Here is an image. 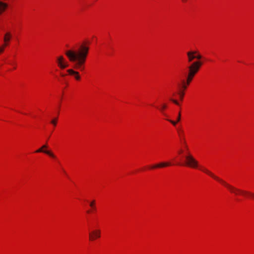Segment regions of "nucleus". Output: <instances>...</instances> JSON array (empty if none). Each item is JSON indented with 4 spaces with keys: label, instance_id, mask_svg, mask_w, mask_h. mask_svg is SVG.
<instances>
[{
    "label": "nucleus",
    "instance_id": "1",
    "mask_svg": "<svg viewBox=\"0 0 254 254\" xmlns=\"http://www.w3.org/2000/svg\"><path fill=\"white\" fill-rule=\"evenodd\" d=\"M89 47L84 43L81 44L77 51L67 50L65 52L69 61L74 63L73 67L76 69L83 71L84 64L88 54Z\"/></svg>",
    "mask_w": 254,
    "mask_h": 254
},
{
    "label": "nucleus",
    "instance_id": "2",
    "mask_svg": "<svg viewBox=\"0 0 254 254\" xmlns=\"http://www.w3.org/2000/svg\"><path fill=\"white\" fill-rule=\"evenodd\" d=\"M199 169L201 170L204 173L207 174L210 177H211L212 178L214 179L215 180H217V181L219 182L220 183H221L222 185H223L224 186H225L231 192L234 193L236 195L239 194V193L243 194H246V193H247V191H245L240 189H239L238 188H236L226 182H225L223 180L220 179L218 177L216 176L215 175H214L212 172L209 171L207 169L202 167H200Z\"/></svg>",
    "mask_w": 254,
    "mask_h": 254
},
{
    "label": "nucleus",
    "instance_id": "3",
    "mask_svg": "<svg viewBox=\"0 0 254 254\" xmlns=\"http://www.w3.org/2000/svg\"><path fill=\"white\" fill-rule=\"evenodd\" d=\"M202 65V63L200 61H196L192 63L189 67V73L187 75L186 82L187 85H189L192 81L195 74L198 72L200 67Z\"/></svg>",
    "mask_w": 254,
    "mask_h": 254
},
{
    "label": "nucleus",
    "instance_id": "4",
    "mask_svg": "<svg viewBox=\"0 0 254 254\" xmlns=\"http://www.w3.org/2000/svg\"><path fill=\"white\" fill-rule=\"evenodd\" d=\"M186 165L192 168H196L198 167V162L189 153L186 156Z\"/></svg>",
    "mask_w": 254,
    "mask_h": 254
},
{
    "label": "nucleus",
    "instance_id": "5",
    "mask_svg": "<svg viewBox=\"0 0 254 254\" xmlns=\"http://www.w3.org/2000/svg\"><path fill=\"white\" fill-rule=\"evenodd\" d=\"M57 62L58 66L61 69H64L68 66V63L63 56H61L57 58Z\"/></svg>",
    "mask_w": 254,
    "mask_h": 254
},
{
    "label": "nucleus",
    "instance_id": "6",
    "mask_svg": "<svg viewBox=\"0 0 254 254\" xmlns=\"http://www.w3.org/2000/svg\"><path fill=\"white\" fill-rule=\"evenodd\" d=\"M100 231L99 230H94L92 232L89 233V239L91 241L94 240L96 238L100 237Z\"/></svg>",
    "mask_w": 254,
    "mask_h": 254
},
{
    "label": "nucleus",
    "instance_id": "7",
    "mask_svg": "<svg viewBox=\"0 0 254 254\" xmlns=\"http://www.w3.org/2000/svg\"><path fill=\"white\" fill-rule=\"evenodd\" d=\"M12 38V34L10 32H6L4 35L3 37V41L4 44L3 46H7L8 45L9 42L10 41Z\"/></svg>",
    "mask_w": 254,
    "mask_h": 254
},
{
    "label": "nucleus",
    "instance_id": "8",
    "mask_svg": "<svg viewBox=\"0 0 254 254\" xmlns=\"http://www.w3.org/2000/svg\"><path fill=\"white\" fill-rule=\"evenodd\" d=\"M197 53V51H189L187 52V56L188 58V62H191L195 59V55Z\"/></svg>",
    "mask_w": 254,
    "mask_h": 254
},
{
    "label": "nucleus",
    "instance_id": "9",
    "mask_svg": "<svg viewBox=\"0 0 254 254\" xmlns=\"http://www.w3.org/2000/svg\"><path fill=\"white\" fill-rule=\"evenodd\" d=\"M171 164L169 162H161L158 164H157L156 165H154L152 166L151 168V169H155V168H163L167 167L169 166H170Z\"/></svg>",
    "mask_w": 254,
    "mask_h": 254
},
{
    "label": "nucleus",
    "instance_id": "10",
    "mask_svg": "<svg viewBox=\"0 0 254 254\" xmlns=\"http://www.w3.org/2000/svg\"><path fill=\"white\" fill-rule=\"evenodd\" d=\"M67 71L69 74L74 75L76 80H80V76L78 72L72 69H69L67 70Z\"/></svg>",
    "mask_w": 254,
    "mask_h": 254
},
{
    "label": "nucleus",
    "instance_id": "11",
    "mask_svg": "<svg viewBox=\"0 0 254 254\" xmlns=\"http://www.w3.org/2000/svg\"><path fill=\"white\" fill-rule=\"evenodd\" d=\"M36 152H37V153L44 152V153L49 155V156H50L51 157H52L53 158H56V156L52 152H51V151H48V150H44L42 148V147H41V148H39V149H38L37 150H36Z\"/></svg>",
    "mask_w": 254,
    "mask_h": 254
},
{
    "label": "nucleus",
    "instance_id": "12",
    "mask_svg": "<svg viewBox=\"0 0 254 254\" xmlns=\"http://www.w3.org/2000/svg\"><path fill=\"white\" fill-rule=\"evenodd\" d=\"M7 7V4L6 3L0 1V14L5 11Z\"/></svg>",
    "mask_w": 254,
    "mask_h": 254
},
{
    "label": "nucleus",
    "instance_id": "13",
    "mask_svg": "<svg viewBox=\"0 0 254 254\" xmlns=\"http://www.w3.org/2000/svg\"><path fill=\"white\" fill-rule=\"evenodd\" d=\"M180 120H181V113H180V112H179L178 116L177 122H174V121H173L172 120H168V121H169L171 123H172L174 126H175L176 125L177 123L179 122L180 121Z\"/></svg>",
    "mask_w": 254,
    "mask_h": 254
},
{
    "label": "nucleus",
    "instance_id": "14",
    "mask_svg": "<svg viewBox=\"0 0 254 254\" xmlns=\"http://www.w3.org/2000/svg\"><path fill=\"white\" fill-rule=\"evenodd\" d=\"M188 85L187 84V83L186 82V81L185 80H183L182 81V88L183 89L182 90L185 91L187 88Z\"/></svg>",
    "mask_w": 254,
    "mask_h": 254
},
{
    "label": "nucleus",
    "instance_id": "15",
    "mask_svg": "<svg viewBox=\"0 0 254 254\" xmlns=\"http://www.w3.org/2000/svg\"><path fill=\"white\" fill-rule=\"evenodd\" d=\"M179 96H180V98L181 100H182L183 99V97H184V94H185V92L184 90H180L179 93Z\"/></svg>",
    "mask_w": 254,
    "mask_h": 254
},
{
    "label": "nucleus",
    "instance_id": "16",
    "mask_svg": "<svg viewBox=\"0 0 254 254\" xmlns=\"http://www.w3.org/2000/svg\"><path fill=\"white\" fill-rule=\"evenodd\" d=\"M167 108V105L165 104H163L162 106H161V108L160 109V111L163 112V111L166 109Z\"/></svg>",
    "mask_w": 254,
    "mask_h": 254
},
{
    "label": "nucleus",
    "instance_id": "17",
    "mask_svg": "<svg viewBox=\"0 0 254 254\" xmlns=\"http://www.w3.org/2000/svg\"><path fill=\"white\" fill-rule=\"evenodd\" d=\"M201 56L199 54H196L195 55V59H197L198 60H199L201 59Z\"/></svg>",
    "mask_w": 254,
    "mask_h": 254
},
{
    "label": "nucleus",
    "instance_id": "18",
    "mask_svg": "<svg viewBox=\"0 0 254 254\" xmlns=\"http://www.w3.org/2000/svg\"><path fill=\"white\" fill-rule=\"evenodd\" d=\"M94 204H95V200H93L92 201H91L90 203V206L93 208L94 209H95V207H94Z\"/></svg>",
    "mask_w": 254,
    "mask_h": 254
},
{
    "label": "nucleus",
    "instance_id": "19",
    "mask_svg": "<svg viewBox=\"0 0 254 254\" xmlns=\"http://www.w3.org/2000/svg\"><path fill=\"white\" fill-rule=\"evenodd\" d=\"M57 118H56L54 120H53L52 121H51V123L52 124L54 125V126H56V124H57Z\"/></svg>",
    "mask_w": 254,
    "mask_h": 254
},
{
    "label": "nucleus",
    "instance_id": "20",
    "mask_svg": "<svg viewBox=\"0 0 254 254\" xmlns=\"http://www.w3.org/2000/svg\"><path fill=\"white\" fill-rule=\"evenodd\" d=\"M170 100L172 101L173 103H174L175 104L178 105H179V102L176 100L170 98Z\"/></svg>",
    "mask_w": 254,
    "mask_h": 254
},
{
    "label": "nucleus",
    "instance_id": "21",
    "mask_svg": "<svg viewBox=\"0 0 254 254\" xmlns=\"http://www.w3.org/2000/svg\"><path fill=\"white\" fill-rule=\"evenodd\" d=\"M5 46L2 45L1 47H0V54L3 52L4 48Z\"/></svg>",
    "mask_w": 254,
    "mask_h": 254
},
{
    "label": "nucleus",
    "instance_id": "22",
    "mask_svg": "<svg viewBox=\"0 0 254 254\" xmlns=\"http://www.w3.org/2000/svg\"><path fill=\"white\" fill-rule=\"evenodd\" d=\"M246 194L251 195L252 196H253L254 198V193L247 191V193H246Z\"/></svg>",
    "mask_w": 254,
    "mask_h": 254
},
{
    "label": "nucleus",
    "instance_id": "23",
    "mask_svg": "<svg viewBox=\"0 0 254 254\" xmlns=\"http://www.w3.org/2000/svg\"><path fill=\"white\" fill-rule=\"evenodd\" d=\"M42 147L43 149L47 148L48 147V146L46 144H45V145H44L43 146H42Z\"/></svg>",
    "mask_w": 254,
    "mask_h": 254
},
{
    "label": "nucleus",
    "instance_id": "24",
    "mask_svg": "<svg viewBox=\"0 0 254 254\" xmlns=\"http://www.w3.org/2000/svg\"><path fill=\"white\" fill-rule=\"evenodd\" d=\"M184 146H186V148H187V149L188 150V147H187V145H184Z\"/></svg>",
    "mask_w": 254,
    "mask_h": 254
},
{
    "label": "nucleus",
    "instance_id": "25",
    "mask_svg": "<svg viewBox=\"0 0 254 254\" xmlns=\"http://www.w3.org/2000/svg\"><path fill=\"white\" fill-rule=\"evenodd\" d=\"M184 146H186V148H187V149L188 150V147H187V145H184Z\"/></svg>",
    "mask_w": 254,
    "mask_h": 254
},
{
    "label": "nucleus",
    "instance_id": "26",
    "mask_svg": "<svg viewBox=\"0 0 254 254\" xmlns=\"http://www.w3.org/2000/svg\"><path fill=\"white\" fill-rule=\"evenodd\" d=\"M182 0L183 1H184V2H185V1H186L187 0Z\"/></svg>",
    "mask_w": 254,
    "mask_h": 254
},
{
    "label": "nucleus",
    "instance_id": "27",
    "mask_svg": "<svg viewBox=\"0 0 254 254\" xmlns=\"http://www.w3.org/2000/svg\"><path fill=\"white\" fill-rule=\"evenodd\" d=\"M61 75H62V76H65V75H64V74H61Z\"/></svg>",
    "mask_w": 254,
    "mask_h": 254
},
{
    "label": "nucleus",
    "instance_id": "28",
    "mask_svg": "<svg viewBox=\"0 0 254 254\" xmlns=\"http://www.w3.org/2000/svg\"><path fill=\"white\" fill-rule=\"evenodd\" d=\"M182 150L180 151V153H182Z\"/></svg>",
    "mask_w": 254,
    "mask_h": 254
},
{
    "label": "nucleus",
    "instance_id": "29",
    "mask_svg": "<svg viewBox=\"0 0 254 254\" xmlns=\"http://www.w3.org/2000/svg\"><path fill=\"white\" fill-rule=\"evenodd\" d=\"M87 212H88V213H89V212H90V211H89V210L87 211Z\"/></svg>",
    "mask_w": 254,
    "mask_h": 254
}]
</instances>
